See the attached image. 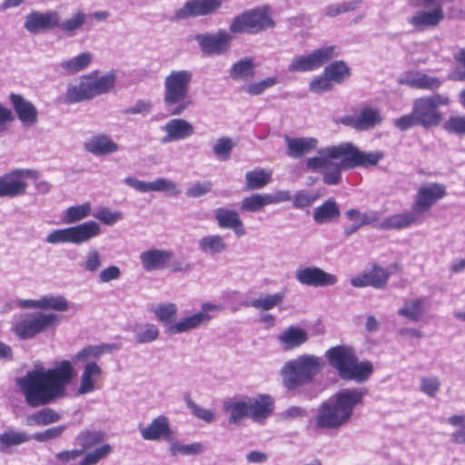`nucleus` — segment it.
<instances>
[{
    "instance_id": "nucleus-48",
    "label": "nucleus",
    "mask_w": 465,
    "mask_h": 465,
    "mask_svg": "<svg viewBox=\"0 0 465 465\" xmlns=\"http://www.w3.org/2000/svg\"><path fill=\"white\" fill-rule=\"evenodd\" d=\"M156 319L165 326L174 324L178 314V307L173 302L160 303L151 310Z\"/></svg>"
},
{
    "instance_id": "nucleus-1",
    "label": "nucleus",
    "mask_w": 465,
    "mask_h": 465,
    "mask_svg": "<svg viewBox=\"0 0 465 465\" xmlns=\"http://www.w3.org/2000/svg\"><path fill=\"white\" fill-rule=\"evenodd\" d=\"M75 375L68 360L58 362L54 368L29 371L16 379V385L32 408L48 405L66 396V388Z\"/></svg>"
},
{
    "instance_id": "nucleus-44",
    "label": "nucleus",
    "mask_w": 465,
    "mask_h": 465,
    "mask_svg": "<svg viewBox=\"0 0 465 465\" xmlns=\"http://www.w3.org/2000/svg\"><path fill=\"white\" fill-rule=\"evenodd\" d=\"M104 440V433L101 430H81L75 437V442L83 450V454L85 450H91L99 445Z\"/></svg>"
},
{
    "instance_id": "nucleus-40",
    "label": "nucleus",
    "mask_w": 465,
    "mask_h": 465,
    "mask_svg": "<svg viewBox=\"0 0 465 465\" xmlns=\"http://www.w3.org/2000/svg\"><path fill=\"white\" fill-rule=\"evenodd\" d=\"M88 17L89 15L82 10L75 11L70 17L64 21H60V16L58 15L57 28L66 35L73 36L84 26Z\"/></svg>"
},
{
    "instance_id": "nucleus-21",
    "label": "nucleus",
    "mask_w": 465,
    "mask_h": 465,
    "mask_svg": "<svg viewBox=\"0 0 465 465\" xmlns=\"http://www.w3.org/2000/svg\"><path fill=\"white\" fill-rule=\"evenodd\" d=\"M173 252L166 249L152 248L140 253L139 259L145 272L159 271L170 263Z\"/></svg>"
},
{
    "instance_id": "nucleus-3",
    "label": "nucleus",
    "mask_w": 465,
    "mask_h": 465,
    "mask_svg": "<svg viewBox=\"0 0 465 465\" xmlns=\"http://www.w3.org/2000/svg\"><path fill=\"white\" fill-rule=\"evenodd\" d=\"M193 78L192 70H172L163 78V102L171 115H181L193 102L189 98L191 84Z\"/></svg>"
},
{
    "instance_id": "nucleus-37",
    "label": "nucleus",
    "mask_w": 465,
    "mask_h": 465,
    "mask_svg": "<svg viewBox=\"0 0 465 465\" xmlns=\"http://www.w3.org/2000/svg\"><path fill=\"white\" fill-rule=\"evenodd\" d=\"M198 248L205 255L214 256L225 252L229 245L223 236L208 234L199 239Z\"/></svg>"
},
{
    "instance_id": "nucleus-6",
    "label": "nucleus",
    "mask_w": 465,
    "mask_h": 465,
    "mask_svg": "<svg viewBox=\"0 0 465 465\" xmlns=\"http://www.w3.org/2000/svg\"><path fill=\"white\" fill-rule=\"evenodd\" d=\"M59 316L55 313L25 312L15 314L11 331L21 340H28L39 333L54 330L59 324Z\"/></svg>"
},
{
    "instance_id": "nucleus-33",
    "label": "nucleus",
    "mask_w": 465,
    "mask_h": 465,
    "mask_svg": "<svg viewBox=\"0 0 465 465\" xmlns=\"http://www.w3.org/2000/svg\"><path fill=\"white\" fill-rule=\"evenodd\" d=\"M426 302V297L405 299L402 307L398 310V315L411 322H418L425 315Z\"/></svg>"
},
{
    "instance_id": "nucleus-27",
    "label": "nucleus",
    "mask_w": 465,
    "mask_h": 465,
    "mask_svg": "<svg viewBox=\"0 0 465 465\" xmlns=\"http://www.w3.org/2000/svg\"><path fill=\"white\" fill-rule=\"evenodd\" d=\"M223 411L229 415L230 424H238L249 417L248 401L239 396L227 398L223 401Z\"/></svg>"
},
{
    "instance_id": "nucleus-45",
    "label": "nucleus",
    "mask_w": 465,
    "mask_h": 465,
    "mask_svg": "<svg viewBox=\"0 0 465 465\" xmlns=\"http://www.w3.org/2000/svg\"><path fill=\"white\" fill-rule=\"evenodd\" d=\"M114 349V345L111 344H99V345H89L79 351L74 356V361H94V360L100 359L104 353L111 351Z\"/></svg>"
},
{
    "instance_id": "nucleus-36",
    "label": "nucleus",
    "mask_w": 465,
    "mask_h": 465,
    "mask_svg": "<svg viewBox=\"0 0 465 465\" xmlns=\"http://www.w3.org/2000/svg\"><path fill=\"white\" fill-rule=\"evenodd\" d=\"M341 216L338 203L334 199H328L317 206L312 213V218L318 224H324L337 221Z\"/></svg>"
},
{
    "instance_id": "nucleus-64",
    "label": "nucleus",
    "mask_w": 465,
    "mask_h": 465,
    "mask_svg": "<svg viewBox=\"0 0 465 465\" xmlns=\"http://www.w3.org/2000/svg\"><path fill=\"white\" fill-rule=\"evenodd\" d=\"M443 128L449 134H465V116H450L444 123Z\"/></svg>"
},
{
    "instance_id": "nucleus-56",
    "label": "nucleus",
    "mask_w": 465,
    "mask_h": 465,
    "mask_svg": "<svg viewBox=\"0 0 465 465\" xmlns=\"http://www.w3.org/2000/svg\"><path fill=\"white\" fill-rule=\"evenodd\" d=\"M69 307L70 302L62 295L46 294L40 297L41 310L66 312Z\"/></svg>"
},
{
    "instance_id": "nucleus-19",
    "label": "nucleus",
    "mask_w": 465,
    "mask_h": 465,
    "mask_svg": "<svg viewBox=\"0 0 465 465\" xmlns=\"http://www.w3.org/2000/svg\"><path fill=\"white\" fill-rule=\"evenodd\" d=\"M222 4V0H189L174 12V19L184 20L207 15L219 9Z\"/></svg>"
},
{
    "instance_id": "nucleus-26",
    "label": "nucleus",
    "mask_w": 465,
    "mask_h": 465,
    "mask_svg": "<svg viewBox=\"0 0 465 465\" xmlns=\"http://www.w3.org/2000/svg\"><path fill=\"white\" fill-rule=\"evenodd\" d=\"M214 218L220 228L232 230L237 237L245 235L242 221L235 210L224 207L217 208L214 210Z\"/></svg>"
},
{
    "instance_id": "nucleus-18",
    "label": "nucleus",
    "mask_w": 465,
    "mask_h": 465,
    "mask_svg": "<svg viewBox=\"0 0 465 465\" xmlns=\"http://www.w3.org/2000/svg\"><path fill=\"white\" fill-rule=\"evenodd\" d=\"M57 25L58 12L54 10L47 12L33 10L25 15L24 22V28L35 35L52 31L57 28Z\"/></svg>"
},
{
    "instance_id": "nucleus-42",
    "label": "nucleus",
    "mask_w": 465,
    "mask_h": 465,
    "mask_svg": "<svg viewBox=\"0 0 465 465\" xmlns=\"http://www.w3.org/2000/svg\"><path fill=\"white\" fill-rule=\"evenodd\" d=\"M94 55L90 52H83L70 59L60 63V67L69 74H77L86 69L93 62Z\"/></svg>"
},
{
    "instance_id": "nucleus-53",
    "label": "nucleus",
    "mask_w": 465,
    "mask_h": 465,
    "mask_svg": "<svg viewBox=\"0 0 465 465\" xmlns=\"http://www.w3.org/2000/svg\"><path fill=\"white\" fill-rule=\"evenodd\" d=\"M272 173L264 169L258 168L245 173L246 187L250 190L263 188L271 181Z\"/></svg>"
},
{
    "instance_id": "nucleus-32",
    "label": "nucleus",
    "mask_w": 465,
    "mask_h": 465,
    "mask_svg": "<svg viewBox=\"0 0 465 465\" xmlns=\"http://www.w3.org/2000/svg\"><path fill=\"white\" fill-rule=\"evenodd\" d=\"M10 101L19 120L25 125L35 124L37 121V110L35 106L26 101L22 95L10 94Z\"/></svg>"
},
{
    "instance_id": "nucleus-4",
    "label": "nucleus",
    "mask_w": 465,
    "mask_h": 465,
    "mask_svg": "<svg viewBox=\"0 0 465 465\" xmlns=\"http://www.w3.org/2000/svg\"><path fill=\"white\" fill-rule=\"evenodd\" d=\"M325 356L341 380L363 383L372 375V363L369 361H360L351 347H331L326 351Z\"/></svg>"
},
{
    "instance_id": "nucleus-62",
    "label": "nucleus",
    "mask_w": 465,
    "mask_h": 465,
    "mask_svg": "<svg viewBox=\"0 0 465 465\" xmlns=\"http://www.w3.org/2000/svg\"><path fill=\"white\" fill-rule=\"evenodd\" d=\"M102 266V257L99 251L95 248L90 249L84 261L81 263V267L88 272H96Z\"/></svg>"
},
{
    "instance_id": "nucleus-13",
    "label": "nucleus",
    "mask_w": 465,
    "mask_h": 465,
    "mask_svg": "<svg viewBox=\"0 0 465 465\" xmlns=\"http://www.w3.org/2000/svg\"><path fill=\"white\" fill-rule=\"evenodd\" d=\"M222 309L223 307L220 305L204 302L202 304L200 312L182 318L174 324L167 327L166 331L171 334H180L196 330L201 326L208 324L213 317V313L218 312L222 311Z\"/></svg>"
},
{
    "instance_id": "nucleus-47",
    "label": "nucleus",
    "mask_w": 465,
    "mask_h": 465,
    "mask_svg": "<svg viewBox=\"0 0 465 465\" xmlns=\"http://www.w3.org/2000/svg\"><path fill=\"white\" fill-rule=\"evenodd\" d=\"M91 211L90 203L70 206L64 211L62 222L64 224L75 223L87 218L91 214Z\"/></svg>"
},
{
    "instance_id": "nucleus-55",
    "label": "nucleus",
    "mask_w": 465,
    "mask_h": 465,
    "mask_svg": "<svg viewBox=\"0 0 465 465\" xmlns=\"http://www.w3.org/2000/svg\"><path fill=\"white\" fill-rule=\"evenodd\" d=\"M267 205H269L267 193H254L242 200L241 210L242 212L258 213Z\"/></svg>"
},
{
    "instance_id": "nucleus-49",
    "label": "nucleus",
    "mask_w": 465,
    "mask_h": 465,
    "mask_svg": "<svg viewBox=\"0 0 465 465\" xmlns=\"http://www.w3.org/2000/svg\"><path fill=\"white\" fill-rule=\"evenodd\" d=\"M345 216L348 220L353 221L361 227L370 224H372L375 227L376 224L381 223V213L377 211L361 213L357 209H349L345 212Z\"/></svg>"
},
{
    "instance_id": "nucleus-14",
    "label": "nucleus",
    "mask_w": 465,
    "mask_h": 465,
    "mask_svg": "<svg viewBox=\"0 0 465 465\" xmlns=\"http://www.w3.org/2000/svg\"><path fill=\"white\" fill-rule=\"evenodd\" d=\"M36 172L30 169H16L0 177V197H16L25 193L26 177H34Z\"/></svg>"
},
{
    "instance_id": "nucleus-8",
    "label": "nucleus",
    "mask_w": 465,
    "mask_h": 465,
    "mask_svg": "<svg viewBox=\"0 0 465 465\" xmlns=\"http://www.w3.org/2000/svg\"><path fill=\"white\" fill-rule=\"evenodd\" d=\"M333 149H339V145L322 148L318 155L308 158L306 166L309 170L316 172L322 170V181L327 185H337L341 182V171L348 169L343 163L342 156H331Z\"/></svg>"
},
{
    "instance_id": "nucleus-2",
    "label": "nucleus",
    "mask_w": 465,
    "mask_h": 465,
    "mask_svg": "<svg viewBox=\"0 0 465 465\" xmlns=\"http://www.w3.org/2000/svg\"><path fill=\"white\" fill-rule=\"evenodd\" d=\"M367 390L364 388H345L338 391L317 408L315 425L321 430H338L347 425L354 409L360 405Z\"/></svg>"
},
{
    "instance_id": "nucleus-52",
    "label": "nucleus",
    "mask_w": 465,
    "mask_h": 465,
    "mask_svg": "<svg viewBox=\"0 0 465 465\" xmlns=\"http://www.w3.org/2000/svg\"><path fill=\"white\" fill-rule=\"evenodd\" d=\"M408 83L410 86L414 88L434 91L441 86L443 81L439 77L418 73L413 77L409 79Z\"/></svg>"
},
{
    "instance_id": "nucleus-54",
    "label": "nucleus",
    "mask_w": 465,
    "mask_h": 465,
    "mask_svg": "<svg viewBox=\"0 0 465 465\" xmlns=\"http://www.w3.org/2000/svg\"><path fill=\"white\" fill-rule=\"evenodd\" d=\"M60 420V415L50 408L43 409L35 413L29 415L26 418V425L34 426V425H48L51 423H54Z\"/></svg>"
},
{
    "instance_id": "nucleus-29",
    "label": "nucleus",
    "mask_w": 465,
    "mask_h": 465,
    "mask_svg": "<svg viewBox=\"0 0 465 465\" xmlns=\"http://www.w3.org/2000/svg\"><path fill=\"white\" fill-rule=\"evenodd\" d=\"M444 19V12L440 5H436L430 11H418L408 19V22L417 30H424L439 25Z\"/></svg>"
},
{
    "instance_id": "nucleus-28",
    "label": "nucleus",
    "mask_w": 465,
    "mask_h": 465,
    "mask_svg": "<svg viewBox=\"0 0 465 465\" xmlns=\"http://www.w3.org/2000/svg\"><path fill=\"white\" fill-rule=\"evenodd\" d=\"M84 148L94 155L110 154L118 152L120 149L115 142L104 134L91 136L84 143Z\"/></svg>"
},
{
    "instance_id": "nucleus-34",
    "label": "nucleus",
    "mask_w": 465,
    "mask_h": 465,
    "mask_svg": "<svg viewBox=\"0 0 465 465\" xmlns=\"http://www.w3.org/2000/svg\"><path fill=\"white\" fill-rule=\"evenodd\" d=\"M94 99L89 84V75L77 84H69L64 94V102L69 104Z\"/></svg>"
},
{
    "instance_id": "nucleus-25",
    "label": "nucleus",
    "mask_w": 465,
    "mask_h": 465,
    "mask_svg": "<svg viewBox=\"0 0 465 465\" xmlns=\"http://www.w3.org/2000/svg\"><path fill=\"white\" fill-rule=\"evenodd\" d=\"M382 122V116L378 109L363 107L355 116H349L343 123L358 131H366L374 128Z\"/></svg>"
},
{
    "instance_id": "nucleus-5",
    "label": "nucleus",
    "mask_w": 465,
    "mask_h": 465,
    "mask_svg": "<svg viewBox=\"0 0 465 465\" xmlns=\"http://www.w3.org/2000/svg\"><path fill=\"white\" fill-rule=\"evenodd\" d=\"M323 361L315 355L304 354L287 361L281 371L284 386L288 390L310 383L322 371Z\"/></svg>"
},
{
    "instance_id": "nucleus-20",
    "label": "nucleus",
    "mask_w": 465,
    "mask_h": 465,
    "mask_svg": "<svg viewBox=\"0 0 465 465\" xmlns=\"http://www.w3.org/2000/svg\"><path fill=\"white\" fill-rule=\"evenodd\" d=\"M390 272L387 269L374 265L371 271L351 279V284L355 288L373 287L384 289L387 286Z\"/></svg>"
},
{
    "instance_id": "nucleus-41",
    "label": "nucleus",
    "mask_w": 465,
    "mask_h": 465,
    "mask_svg": "<svg viewBox=\"0 0 465 465\" xmlns=\"http://www.w3.org/2000/svg\"><path fill=\"white\" fill-rule=\"evenodd\" d=\"M255 75L254 60L244 57L234 63L230 68V77L234 81H246Z\"/></svg>"
},
{
    "instance_id": "nucleus-31",
    "label": "nucleus",
    "mask_w": 465,
    "mask_h": 465,
    "mask_svg": "<svg viewBox=\"0 0 465 465\" xmlns=\"http://www.w3.org/2000/svg\"><path fill=\"white\" fill-rule=\"evenodd\" d=\"M284 140L287 146V155L295 159L301 158L315 150L319 143L318 140L314 137L292 138L286 135Z\"/></svg>"
},
{
    "instance_id": "nucleus-51",
    "label": "nucleus",
    "mask_w": 465,
    "mask_h": 465,
    "mask_svg": "<svg viewBox=\"0 0 465 465\" xmlns=\"http://www.w3.org/2000/svg\"><path fill=\"white\" fill-rule=\"evenodd\" d=\"M284 297L285 293L283 292L268 295H261L259 298L245 303V305L255 309L270 311L281 304L283 302Z\"/></svg>"
},
{
    "instance_id": "nucleus-11",
    "label": "nucleus",
    "mask_w": 465,
    "mask_h": 465,
    "mask_svg": "<svg viewBox=\"0 0 465 465\" xmlns=\"http://www.w3.org/2000/svg\"><path fill=\"white\" fill-rule=\"evenodd\" d=\"M338 54L335 45H324L308 54L294 56L288 65V71L291 73L315 71L337 57Z\"/></svg>"
},
{
    "instance_id": "nucleus-10",
    "label": "nucleus",
    "mask_w": 465,
    "mask_h": 465,
    "mask_svg": "<svg viewBox=\"0 0 465 465\" xmlns=\"http://www.w3.org/2000/svg\"><path fill=\"white\" fill-rule=\"evenodd\" d=\"M100 233V224L97 222L89 221L76 226L53 230L47 234L45 242L50 244L80 245L97 237Z\"/></svg>"
},
{
    "instance_id": "nucleus-22",
    "label": "nucleus",
    "mask_w": 465,
    "mask_h": 465,
    "mask_svg": "<svg viewBox=\"0 0 465 465\" xmlns=\"http://www.w3.org/2000/svg\"><path fill=\"white\" fill-rule=\"evenodd\" d=\"M162 130L165 135L162 138L163 143H168L174 141L185 140L194 134L193 124L183 118H173L169 120Z\"/></svg>"
},
{
    "instance_id": "nucleus-30",
    "label": "nucleus",
    "mask_w": 465,
    "mask_h": 465,
    "mask_svg": "<svg viewBox=\"0 0 465 465\" xmlns=\"http://www.w3.org/2000/svg\"><path fill=\"white\" fill-rule=\"evenodd\" d=\"M103 371L96 361L87 362L80 377V384L77 389V395L91 393L96 389V382L102 376Z\"/></svg>"
},
{
    "instance_id": "nucleus-23",
    "label": "nucleus",
    "mask_w": 465,
    "mask_h": 465,
    "mask_svg": "<svg viewBox=\"0 0 465 465\" xmlns=\"http://www.w3.org/2000/svg\"><path fill=\"white\" fill-rule=\"evenodd\" d=\"M139 431L143 440L152 441L169 440L173 435L169 419L164 415L154 418L146 427L139 426Z\"/></svg>"
},
{
    "instance_id": "nucleus-59",
    "label": "nucleus",
    "mask_w": 465,
    "mask_h": 465,
    "mask_svg": "<svg viewBox=\"0 0 465 465\" xmlns=\"http://www.w3.org/2000/svg\"><path fill=\"white\" fill-rule=\"evenodd\" d=\"M361 0H350L340 4H331L325 6L322 14L325 16L335 17L341 14L355 10L361 5Z\"/></svg>"
},
{
    "instance_id": "nucleus-7",
    "label": "nucleus",
    "mask_w": 465,
    "mask_h": 465,
    "mask_svg": "<svg viewBox=\"0 0 465 465\" xmlns=\"http://www.w3.org/2000/svg\"><path fill=\"white\" fill-rule=\"evenodd\" d=\"M275 22L270 15V8L262 6L246 10L236 15L230 26L232 34H259L265 30L274 28Z\"/></svg>"
},
{
    "instance_id": "nucleus-43",
    "label": "nucleus",
    "mask_w": 465,
    "mask_h": 465,
    "mask_svg": "<svg viewBox=\"0 0 465 465\" xmlns=\"http://www.w3.org/2000/svg\"><path fill=\"white\" fill-rule=\"evenodd\" d=\"M30 439L31 436L25 431H16L14 430H5L0 434V452L7 453L12 447L27 442Z\"/></svg>"
},
{
    "instance_id": "nucleus-39",
    "label": "nucleus",
    "mask_w": 465,
    "mask_h": 465,
    "mask_svg": "<svg viewBox=\"0 0 465 465\" xmlns=\"http://www.w3.org/2000/svg\"><path fill=\"white\" fill-rule=\"evenodd\" d=\"M134 341L137 343H151L156 341L160 335V330L156 324L150 322L136 323L132 327Z\"/></svg>"
},
{
    "instance_id": "nucleus-15",
    "label": "nucleus",
    "mask_w": 465,
    "mask_h": 465,
    "mask_svg": "<svg viewBox=\"0 0 465 465\" xmlns=\"http://www.w3.org/2000/svg\"><path fill=\"white\" fill-rule=\"evenodd\" d=\"M232 33L219 30L216 34H198L194 36L202 52L206 55H221L231 47Z\"/></svg>"
},
{
    "instance_id": "nucleus-35",
    "label": "nucleus",
    "mask_w": 465,
    "mask_h": 465,
    "mask_svg": "<svg viewBox=\"0 0 465 465\" xmlns=\"http://www.w3.org/2000/svg\"><path fill=\"white\" fill-rule=\"evenodd\" d=\"M249 417L256 422L267 419L273 411V400L269 395H259L253 401H248Z\"/></svg>"
},
{
    "instance_id": "nucleus-46",
    "label": "nucleus",
    "mask_w": 465,
    "mask_h": 465,
    "mask_svg": "<svg viewBox=\"0 0 465 465\" xmlns=\"http://www.w3.org/2000/svg\"><path fill=\"white\" fill-rule=\"evenodd\" d=\"M115 81L116 76L113 72L107 73L94 80H91L89 76V84L93 97L109 93L114 87Z\"/></svg>"
},
{
    "instance_id": "nucleus-38",
    "label": "nucleus",
    "mask_w": 465,
    "mask_h": 465,
    "mask_svg": "<svg viewBox=\"0 0 465 465\" xmlns=\"http://www.w3.org/2000/svg\"><path fill=\"white\" fill-rule=\"evenodd\" d=\"M307 332L300 327L290 326L279 336V341L285 350H292L305 343Z\"/></svg>"
},
{
    "instance_id": "nucleus-60",
    "label": "nucleus",
    "mask_w": 465,
    "mask_h": 465,
    "mask_svg": "<svg viewBox=\"0 0 465 465\" xmlns=\"http://www.w3.org/2000/svg\"><path fill=\"white\" fill-rule=\"evenodd\" d=\"M150 192L167 193L173 196H178L181 193V191L173 181L163 177L150 182Z\"/></svg>"
},
{
    "instance_id": "nucleus-12",
    "label": "nucleus",
    "mask_w": 465,
    "mask_h": 465,
    "mask_svg": "<svg viewBox=\"0 0 465 465\" xmlns=\"http://www.w3.org/2000/svg\"><path fill=\"white\" fill-rule=\"evenodd\" d=\"M331 156H342L343 163L347 168L370 167L376 165L384 157L381 151L366 153L360 151L351 143H343L339 145V149H333Z\"/></svg>"
},
{
    "instance_id": "nucleus-61",
    "label": "nucleus",
    "mask_w": 465,
    "mask_h": 465,
    "mask_svg": "<svg viewBox=\"0 0 465 465\" xmlns=\"http://www.w3.org/2000/svg\"><path fill=\"white\" fill-rule=\"evenodd\" d=\"M318 198L319 194L314 192L300 190L292 195V206L296 209H302L313 204Z\"/></svg>"
},
{
    "instance_id": "nucleus-16",
    "label": "nucleus",
    "mask_w": 465,
    "mask_h": 465,
    "mask_svg": "<svg viewBox=\"0 0 465 465\" xmlns=\"http://www.w3.org/2000/svg\"><path fill=\"white\" fill-rule=\"evenodd\" d=\"M447 194L446 187L442 183H430L420 186L416 194L412 207L422 217L423 213Z\"/></svg>"
},
{
    "instance_id": "nucleus-17",
    "label": "nucleus",
    "mask_w": 465,
    "mask_h": 465,
    "mask_svg": "<svg viewBox=\"0 0 465 465\" xmlns=\"http://www.w3.org/2000/svg\"><path fill=\"white\" fill-rule=\"evenodd\" d=\"M295 279L302 285L310 287H326L337 283L336 275L327 272L317 266L300 267L295 271Z\"/></svg>"
},
{
    "instance_id": "nucleus-57",
    "label": "nucleus",
    "mask_w": 465,
    "mask_h": 465,
    "mask_svg": "<svg viewBox=\"0 0 465 465\" xmlns=\"http://www.w3.org/2000/svg\"><path fill=\"white\" fill-rule=\"evenodd\" d=\"M169 450L172 456H190L201 454L203 451V447L200 442L183 444L177 440H172L170 442Z\"/></svg>"
},
{
    "instance_id": "nucleus-9",
    "label": "nucleus",
    "mask_w": 465,
    "mask_h": 465,
    "mask_svg": "<svg viewBox=\"0 0 465 465\" xmlns=\"http://www.w3.org/2000/svg\"><path fill=\"white\" fill-rule=\"evenodd\" d=\"M450 104V98L447 94L437 93L415 99L412 109L419 120V125L430 129L438 126L443 120L440 108Z\"/></svg>"
},
{
    "instance_id": "nucleus-24",
    "label": "nucleus",
    "mask_w": 465,
    "mask_h": 465,
    "mask_svg": "<svg viewBox=\"0 0 465 465\" xmlns=\"http://www.w3.org/2000/svg\"><path fill=\"white\" fill-rule=\"evenodd\" d=\"M421 216L411 207L410 211L396 213L387 217L384 221L375 225L380 230H401L422 223Z\"/></svg>"
},
{
    "instance_id": "nucleus-50",
    "label": "nucleus",
    "mask_w": 465,
    "mask_h": 465,
    "mask_svg": "<svg viewBox=\"0 0 465 465\" xmlns=\"http://www.w3.org/2000/svg\"><path fill=\"white\" fill-rule=\"evenodd\" d=\"M323 73L331 83L341 84L351 75L350 68L343 61H335L327 65Z\"/></svg>"
},
{
    "instance_id": "nucleus-58",
    "label": "nucleus",
    "mask_w": 465,
    "mask_h": 465,
    "mask_svg": "<svg viewBox=\"0 0 465 465\" xmlns=\"http://www.w3.org/2000/svg\"><path fill=\"white\" fill-rule=\"evenodd\" d=\"M112 452L113 447L109 443L103 444L94 450L87 452L78 465H96L102 460L106 459Z\"/></svg>"
},
{
    "instance_id": "nucleus-63",
    "label": "nucleus",
    "mask_w": 465,
    "mask_h": 465,
    "mask_svg": "<svg viewBox=\"0 0 465 465\" xmlns=\"http://www.w3.org/2000/svg\"><path fill=\"white\" fill-rule=\"evenodd\" d=\"M333 87L332 83L322 72L320 75L311 80L309 89L312 93L322 94L331 90Z\"/></svg>"
}]
</instances>
